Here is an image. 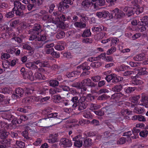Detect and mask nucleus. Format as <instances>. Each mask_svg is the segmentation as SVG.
I'll return each mask as SVG.
<instances>
[{"label":"nucleus","mask_w":148,"mask_h":148,"mask_svg":"<svg viewBox=\"0 0 148 148\" xmlns=\"http://www.w3.org/2000/svg\"><path fill=\"white\" fill-rule=\"evenodd\" d=\"M45 27V32L42 35L46 36L47 38L49 36L53 35L56 29V25L54 26L52 25H48L47 23H45L44 25Z\"/></svg>","instance_id":"1"},{"label":"nucleus","mask_w":148,"mask_h":148,"mask_svg":"<svg viewBox=\"0 0 148 148\" xmlns=\"http://www.w3.org/2000/svg\"><path fill=\"white\" fill-rule=\"evenodd\" d=\"M111 16H109V18H120L124 16L125 15V14L121 11H119V9L116 8L114 10H112L111 12Z\"/></svg>","instance_id":"2"},{"label":"nucleus","mask_w":148,"mask_h":148,"mask_svg":"<svg viewBox=\"0 0 148 148\" xmlns=\"http://www.w3.org/2000/svg\"><path fill=\"white\" fill-rule=\"evenodd\" d=\"M47 115L48 118H45L42 119L40 120V121L51 118H52L51 119V120H53L54 121L55 123L54 124L55 125L59 124L61 122L60 119L59 118L60 116L58 115V113H57L56 112L51 113L50 114H47Z\"/></svg>","instance_id":"3"},{"label":"nucleus","mask_w":148,"mask_h":148,"mask_svg":"<svg viewBox=\"0 0 148 148\" xmlns=\"http://www.w3.org/2000/svg\"><path fill=\"white\" fill-rule=\"evenodd\" d=\"M47 37L46 36L44 35H41L38 36L37 40L38 41L36 42L35 45V47L36 49H38L42 47L45 42H43L45 40Z\"/></svg>","instance_id":"4"},{"label":"nucleus","mask_w":148,"mask_h":148,"mask_svg":"<svg viewBox=\"0 0 148 148\" xmlns=\"http://www.w3.org/2000/svg\"><path fill=\"white\" fill-rule=\"evenodd\" d=\"M24 93V90L22 88H17L12 94V97L13 99H16L22 97Z\"/></svg>","instance_id":"5"},{"label":"nucleus","mask_w":148,"mask_h":148,"mask_svg":"<svg viewBox=\"0 0 148 148\" xmlns=\"http://www.w3.org/2000/svg\"><path fill=\"white\" fill-rule=\"evenodd\" d=\"M82 138L80 135H77L73 138V140L74 141V146L77 147H81L83 144V141L81 140Z\"/></svg>","instance_id":"6"},{"label":"nucleus","mask_w":148,"mask_h":148,"mask_svg":"<svg viewBox=\"0 0 148 148\" xmlns=\"http://www.w3.org/2000/svg\"><path fill=\"white\" fill-rule=\"evenodd\" d=\"M41 26L40 24H35L33 29L29 30V33L30 34L38 35L41 31Z\"/></svg>","instance_id":"7"},{"label":"nucleus","mask_w":148,"mask_h":148,"mask_svg":"<svg viewBox=\"0 0 148 148\" xmlns=\"http://www.w3.org/2000/svg\"><path fill=\"white\" fill-rule=\"evenodd\" d=\"M81 84L83 86H86L91 87H95L97 85L96 84L89 78L83 80L81 82Z\"/></svg>","instance_id":"8"},{"label":"nucleus","mask_w":148,"mask_h":148,"mask_svg":"<svg viewBox=\"0 0 148 148\" xmlns=\"http://www.w3.org/2000/svg\"><path fill=\"white\" fill-rule=\"evenodd\" d=\"M54 45L53 43H51L49 44H46L44 46V51L46 54H51L54 50L52 47Z\"/></svg>","instance_id":"9"},{"label":"nucleus","mask_w":148,"mask_h":148,"mask_svg":"<svg viewBox=\"0 0 148 148\" xmlns=\"http://www.w3.org/2000/svg\"><path fill=\"white\" fill-rule=\"evenodd\" d=\"M36 99V97L33 96L27 97L23 99L22 102L27 104H28L35 101Z\"/></svg>","instance_id":"10"},{"label":"nucleus","mask_w":148,"mask_h":148,"mask_svg":"<svg viewBox=\"0 0 148 148\" xmlns=\"http://www.w3.org/2000/svg\"><path fill=\"white\" fill-rule=\"evenodd\" d=\"M61 145H62L64 147H69L72 145L71 141L66 138H63L61 139Z\"/></svg>","instance_id":"11"},{"label":"nucleus","mask_w":148,"mask_h":148,"mask_svg":"<svg viewBox=\"0 0 148 148\" xmlns=\"http://www.w3.org/2000/svg\"><path fill=\"white\" fill-rule=\"evenodd\" d=\"M91 5L93 6V3L90 0H84L82 3V8L86 9H88Z\"/></svg>","instance_id":"12"},{"label":"nucleus","mask_w":148,"mask_h":148,"mask_svg":"<svg viewBox=\"0 0 148 148\" xmlns=\"http://www.w3.org/2000/svg\"><path fill=\"white\" fill-rule=\"evenodd\" d=\"M14 9L20 10L22 11L24 10L25 8V5L22 4L21 2L18 1H15L14 2Z\"/></svg>","instance_id":"13"},{"label":"nucleus","mask_w":148,"mask_h":148,"mask_svg":"<svg viewBox=\"0 0 148 148\" xmlns=\"http://www.w3.org/2000/svg\"><path fill=\"white\" fill-rule=\"evenodd\" d=\"M137 77V75L131 77V78L133 79L132 81V83L135 85L142 84L143 83V82L142 80L136 79Z\"/></svg>","instance_id":"14"},{"label":"nucleus","mask_w":148,"mask_h":148,"mask_svg":"<svg viewBox=\"0 0 148 148\" xmlns=\"http://www.w3.org/2000/svg\"><path fill=\"white\" fill-rule=\"evenodd\" d=\"M102 110L104 111V113L106 115H109L110 114H111L113 112L114 108L110 106H108L102 108Z\"/></svg>","instance_id":"15"},{"label":"nucleus","mask_w":148,"mask_h":148,"mask_svg":"<svg viewBox=\"0 0 148 148\" xmlns=\"http://www.w3.org/2000/svg\"><path fill=\"white\" fill-rule=\"evenodd\" d=\"M112 97H115L116 99L119 100L121 99L123 100L127 97V96L121 92L116 93L114 94Z\"/></svg>","instance_id":"16"},{"label":"nucleus","mask_w":148,"mask_h":148,"mask_svg":"<svg viewBox=\"0 0 148 148\" xmlns=\"http://www.w3.org/2000/svg\"><path fill=\"white\" fill-rule=\"evenodd\" d=\"M141 103L140 105L145 106L146 108L148 107V97L145 95H142L141 97Z\"/></svg>","instance_id":"17"},{"label":"nucleus","mask_w":148,"mask_h":148,"mask_svg":"<svg viewBox=\"0 0 148 148\" xmlns=\"http://www.w3.org/2000/svg\"><path fill=\"white\" fill-rule=\"evenodd\" d=\"M105 0H97L96 3H93V7L95 9H96L99 6H102L105 5Z\"/></svg>","instance_id":"18"},{"label":"nucleus","mask_w":148,"mask_h":148,"mask_svg":"<svg viewBox=\"0 0 148 148\" xmlns=\"http://www.w3.org/2000/svg\"><path fill=\"white\" fill-rule=\"evenodd\" d=\"M132 119L133 120H138L140 121L144 122L146 121V119L142 115H134L132 117Z\"/></svg>","instance_id":"19"},{"label":"nucleus","mask_w":148,"mask_h":148,"mask_svg":"<svg viewBox=\"0 0 148 148\" xmlns=\"http://www.w3.org/2000/svg\"><path fill=\"white\" fill-rule=\"evenodd\" d=\"M79 97L76 96L73 97L71 99V101L74 103L72 105L73 108H75L79 105Z\"/></svg>","instance_id":"20"},{"label":"nucleus","mask_w":148,"mask_h":148,"mask_svg":"<svg viewBox=\"0 0 148 148\" xmlns=\"http://www.w3.org/2000/svg\"><path fill=\"white\" fill-rule=\"evenodd\" d=\"M78 69H80L83 71L88 70L90 69V67L88 66L87 62H84L77 67Z\"/></svg>","instance_id":"21"},{"label":"nucleus","mask_w":148,"mask_h":148,"mask_svg":"<svg viewBox=\"0 0 148 148\" xmlns=\"http://www.w3.org/2000/svg\"><path fill=\"white\" fill-rule=\"evenodd\" d=\"M58 136L57 134H53L50 135V137L52 138L48 139L49 142L51 143H53L58 142V139L56 137Z\"/></svg>","instance_id":"22"},{"label":"nucleus","mask_w":148,"mask_h":148,"mask_svg":"<svg viewBox=\"0 0 148 148\" xmlns=\"http://www.w3.org/2000/svg\"><path fill=\"white\" fill-rule=\"evenodd\" d=\"M69 7L68 4H64L62 1L60 3L58 9L60 12L63 11L64 9H66Z\"/></svg>","instance_id":"23"},{"label":"nucleus","mask_w":148,"mask_h":148,"mask_svg":"<svg viewBox=\"0 0 148 148\" xmlns=\"http://www.w3.org/2000/svg\"><path fill=\"white\" fill-rule=\"evenodd\" d=\"M26 66L27 68L32 70H34L38 68V66L35 65L33 62L26 63Z\"/></svg>","instance_id":"24"},{"label":"nucleus","mask_w":148,"mask_h":148,"mask_svg":"<svg viewBox=\"0 0 148 148\" xmlns=\"http://www.w3.org/2000/svg\"><path fill=\"white\" fill-rule=\"evenodd\" d=\"M3 116L5 119L8 120H11L14 118V115L10 112H7L3 114Z\"/></svg>","instance_id":"25"},{"label":"nucleus","mask_w":148,"mask_h":148,"mask_svg":"<svg viewBox=\"0 0 148 148\" xmlns=\"http://www.w3.org/2000/svg\"><path fill=\"white\" fill-rule=\"evenodd\" d=\"M145 55V54L143 53L139 54L134 56L133 59L136 61H142L144 59Z\"/></svg>","instance_id":"26"},{"label":"nucleus","mask_w":148,"mask_h":148,"mask_svg":"<svg viewBox=\"0 0 148 148\" xmlns=\"http://www.w3.org/2000/svg\"><path fill=\"white\" fill-rule=\"evenodd\" d=\"M48 84L49 85L53 87L57 86L59 84V82L56 79H52L48 81Z\"/></svg>","instance_id":"27"},{"label":"nucleus","mask_w":148,"mask_h":148,"mask_svg":"<svg viewBox=\"0 0 148 148\" xmlns=\"http://www.w3.org/2000/svg\"><path fill=\"white\" fill-rule=\"evenodd\" d=\"M140 97V96L139 95L136 96H132L130 97V99L132 102L134 103L135 105H137L139 103L138 100L139 99Z\"/></svg>","instance_id":"28"},{"label":"nucleus","mask_w":148,"mask_h":148,"mask_svg":"<svg viewBox=\"0 0 148 148\" xmlns=\"http://www.w3.org/2000/svg\"><path fill=\"white\" fill-rule=\"evenodd\" d=\"M74 25L77 27L81 28H85L86 26V23L82 22V21L75 22L74 23Z\"/></svg>","instance_id":"29"},{"label":"nucleus","mask_w":148,"mask_h":148,"mask_svg":"<svg viewBox=\"0 0 148 148\" xmlns=\"http://www.w3.org/2000/svg\"><path fill=\"white\" fill-rule=\"evenodd\" d=\"M83 115L85 118L88 119H92V118L90 111L88 110L84 111L83 112Z\"/></svg>","instance_id":"30"},{"label":"nucleus","mask_w":148,"mask_h":148,"mask_svg":"<svg viewBox=\"0 0 148 148\" xmlns=\"http://www.w3.org/2000/svg\"><path fill=\"white\" fill-rule=\"evenodd\" d=\"M121 77L119 76L117 77V75L114 73H113L112 79L111 82L113 83L116 84V83L121 81Z\"/></svg>","instance_id":"31"},{"label":"nucleus","mask_w":148,"mask_h":148,"mask_svg":"<svg viewBox=\"0 0 148 148\" xmlns=\"http://www.w3.org/2000/svg\"><path fill=\"white\" fill-rule=\"evenodd\" d=\"M34 75L35 78L39 80H45L46 79V77L44 75L38 72L36 73Z\"/></svg>","instance_id":"32"},{"label":"nucleus","mask_w":148,"mask_h":148,"mask_svg":"<svg viewBox=\"0 0 148 148\" xmlns=\"http://www.w3.org/2000/svg\"><path fill=\"white\" fill-rule=\"evenodd\" d=\"M10 139L8 140H3L0 141V143L4 145V147H10L11 144Z\"/></svg>","instance_id":"33"},{"label":"nucleus","mask_w":148,"mask_h":148,"mask_svg":"<svg viewBox=\"0 0 148 148\" xmlns=\"http://www.w3.org/2000/svg\"><path fill=\"white\" fill-rule=\"evenodd\" d=\"M91 35V33L90 29H85L84 30L82 36L83 37H86L90 36Z\"/></svg>","instance_id":"34"},{"label":"nucleus","mask_w":148,"mask_h":148,"mask_svg":"<svg viewBox=\"0 0 148 148\" xmlns=\"http://www.w3.org/2000/svg\"><path fill=\"white\" fill-rule=\"evenodd\" d=\"M28 119V117L25 115H22L20 116L18 120L17 121V124H21L22 121H25L27 120Z\"/></svg>","instance_id":"35"},{"label":"nucleus","mask_w":148,"mask_h":148,"mask_svg":"<svg viewBox=\"0 0 148 148\" xmlns=\"http://www.w3.org/2000/svg\"><path fill=\"white\" fill-rule=\"evenodd\" d=\"M78 110H81L86 109L87 106L88 104L86 102L82 103H79Z\"/></svg>","instance_id":"36"},{"label":"nucleus","mask_w":148,"mask_h":148,"mask_svg":"<svg viewBox=\"0 0 148 148\" xmlns=\"http://www.w3.org/2000/svg\"><path fill=\"white\" fill-rule=\"evenodd\" d=\"M62 92L61 89L57 88L51 89L49 90V92L51 94L53 95Z\"/></svg>","instance_id":"37"},{"label":"nucleus","mask_w":148,"mask_h":148,"mask_svg":"<svg viewBox=\"0 0 148 148\" xmlns=\"http://www.w3.org/2000/svg\"><path fill=\"white\" fill-rule=\"evenodd\" d=\"M92 144L91 140L90 139H86L84 140L83 144V146L88 147L90 146Z\"/></svg>","instance_id":"38"},{"label":"nucleus","mask_w":148,"mask_h":148,"mask_svg":"<svg viewBox=\"0 0 148 148\" xmlns=\"http://www.w3.org/2000/svg\"><path fill=\"white\" fill-rule=\"evenodd\" d=\"M16 9L13 8L12 11L7 12L5 14V17L9 18L13 17L14 16V11Z\"/></svg>","instance_id":"39"},{"label":"nucleus","mask_w":148,"mask_h":148,"mask_svg":"<svg viewBox=\"0 0 148 148\" xmlns=\"http://www.w3.org/2000/svg\"><path fill=\"white\" fill-rule=\"evenodd\" d=\"M105 33L101 32L97 34L95 36V38L97 40H99L102 39L105 36Z\"/></svg>","instance_id":"40"},{"label":"nucleus","mask_w":148,"mask_h":148,"mask_svg":"<svg viewBox=\"0 0 148 148\" xmlns=\"http://www.w3.org/2000/svg\"><path fill=\"white\" fill-rule=\"evenodd\" d=\"M9 133L6 132H2L1 130L0 134V138L1 139L5 140L7 136L9 135Z\"/></svg>","instance_id":"41"},{"label":"nucleus","mask_w":148,"mask_h":148,"mask_svg":"<svg viewBox=\"0 0 148 148\" xmlns=\"http://www.w3.org/2000/svg\"><path fill=\"white\" fill-rule=\"evenodd\" d=\"M122 86L121 85H117L112 88V90L114 92H119L122 89Z\"/></svg>","instance_id":"42"},{"label":"nucleus","mask_w":148,"mask_h":148,"mask_svg":"<svg viewBox=\"0 0 148 148\" xmlns=\"http://www.w3.org/2000/svg\"><path fill=\"white\" fill-rule=\"evenodd\" d=\"M134 111L137 114H140L143 113L144 110L142 108L137 107L134 108Z\"/></svg>","instance_id":"43"},{"label":"nucleus","mask_w":148,"mask_h":148,"mask_svg":"<svg viewBox=\"0 0 148 148\" xmlns=\"http://www.w3.org/2000/svg\"><path fill=\"white\" fill-rule=\"evenodd\" d=\"M136 89V87H129L126 89L125 92L127 94L131 93L133 92Z\"/></svg>","instance_id":"44"},{"label":"nucleus","mask_w":148,"mask_h":148,"mask_svg":"<svg viewBox=\"0 0 148 148\" xmlns=\"http://www.w3.org/2000/svg\"><path fill=\"white\" fill-rule=\"evenodd\" d=\"M140 21H142V22L145 25H147V27L148 25V16H145L143 17L142 18L140 19Z\"/></svg>","instance_id":"45"},{"label":"nucleus","mask_w":148,"mask_h":148,"mask_svg":"<svg viewBox=\"0 0 148 148\" xmlns=\"http://www.w3.org/2000/svg\"><path fill=\"white\" fill-rule=\"evenodd\" d=\"M65 33L63 31H61L58 32L56 35V37L58 39L63 38L65 37Z\"/></svg>","instance_id":"46"},{"label":"nucleus","mask_w":148,"mask_h":148,"mask_svg":"<svg viewBox=\"0 0 148 148\" xmlns=\"http://www.w3.org/2000/svg\"><path fill=\"white\" fill-rule=\"evenodd\" d=\"M146 68H145L138 67L137 68V70L138 71V74L139 75H144L145 74H147L146 73H145Z\"/></svg>","instance_id":"47"},{"label":"nucleus","mask_w":148,"mask_h":148,"mask_svg":"<svg viewBox=\"0 0 148 148\" xmlns=\"http://www.w3.org/2000/svg\"><path fill=\"white\" fill-rule=\"evenodd\" d=\"M101 77L99 75L92 76L91 77L92 80L94 82H98L101 79Z\"/></svg>","instance_id":"48"},{"label":"nucleus","mask_w":148,"mask_h":148,"mask_svg":"<svg viewBox=\"0 0 148 148\" xmlns=\"http://www.w3.org/2000/svg\"><path fill=\"white\" fill-rule=\"evenodd\" d=\"M132 111L129 110L128 109H123L121 111V113L123 115L125 114L130 115Z\"/></svg>","instance_id":"49"},{"label":"nucleus","mask_w":148,"mask_h":148,"mask_svg":"<svg viewBox=\"0 0 148 148\" xmlns=\"http://www.w3.org/2000/svg\"><path fill=\"white\" fill-rule=\"evenodd\" d=\"M100 108V106L95 104L91 103L90 106V109L91 110H97Z\"/></svg>","instance_id":"50"},{"label":"nucleus","mask_w":148,"mask_h":148,"mask_svg":"<svg viewBox=\"0 0 148 148\" xmlns=\"http://www.w3.org/2000/svg\"><path fill=\"white\" fill-rule=\"evenodd\" d=\"M16 144L21 148H24L25 147V143L22 141L16 140Z\"/></svg>","instance_id":"51"},{"label":"nucleus","mask_w":148,"mask_h":148,"mask_svg":"<svg viewBox=\"0 0 148 148\" xmlns=\"http://www.w3.org/2000/svg\"><path fill=\"white\" fill-rule=\"evenodd\" d=\"M77 72L75 71L68 73L67 74V76L69 77H76L77 75Z\"/></svg>","instance_id":"52"},{"label":"nucleus","mask_w":148,"mask_h":148,"mask_svg":"<svg viewBox=\"0 0 148 148\" xmlns=\"http://www.w3.org/2000/svg\"><path fill=\"white\" fill-rule=\"evenodd\" d=\"M101 65V63L99 62H95L91 64V66L97 68L99 67Z\"/></svg>","instance_id":"53"},{"label":"nucleus","mask_w":148,"mask_h":148,"mask_svg":"<svg viewBox=\"0 0 148 148\" xmlns=\"http://www.w3.org/2000/svg\"><path fill=\"white\" fill-rule=\"evenodd\" d=\"M108 97H109L107 96L106 95L104 94L101 95L99 96L97 98V100H104L108 99Z\"/></svg>","instance_id":"54"},{"label":"nucleus","mask_w":148,"mask_h":148,"mask_svg":"<svg viewBox=\"0 0 148 148\" xmlns=\"http://www.w3.org/2000/svg\"><path fill=\"white\" fill-rule=\"evenodd\" d=\"M48 90L47 86H45L41 88L38 91V93L40 94H44L46 93V91Z\"/></svg>","instance_id":"55"},{"label":"nucleus","mask_w":148,"mask_h":148,"mask_svg":"<svg viewBox=\"0 0 148 148\" xmlns=\"http://www.w3.org/2000/svg\"><path fill=\"white\" fill-rule=\"evenodd\" d=\"M28 79H29L31 81H33L34 79V77L33 75V73L31 71H28Z\"/></svg>","instance_id":"56"},{"label":"nucleus","mask_w":148,"mask_h":148,"mask_svg":"<svg viewBox=\"0 0 148 148\" xmlns=\"http://www.w3.org/2000/svg\"><path fill=\"white\" fill-rule=\"evenodd\" d=\"M126 139L125 138H121L117 141V144H118L122 145L126 143Z\"/></svg>","instance_id":"57"},{"label":"nucleus","mask_w":148,"mask_h":148,"mask_svg":"<svg viewBox=\"0 0 148 148\" xmlns=\"http://www.w3.org/2000/svg\"><path fill=\"white\" fill-rule=\"evenodd\" d=\"M91 29L93 32H96L101 31L102 30L101 27L99 26L97 27H93Z\"/></svg>","instance_id":"58"},{"label":"nucleus","mask_w":148,"mask_h":148,"mask_svg":"<svg viewBox=\"0 0 148 148\" xmlns=\"http://www.w3.org/2000/svg\"><path fill=\"white\" fill-rule=\"evenodd\" d=\"M130 75H132L134 76L135 75L134 72L132 71H129L125 72L123 73V75L125 76H128Z\"/></svg>","instance_id":"59"},{"label":"nucleus","mask_w":148,"mask_h":148,"mask_svg":"<svg viewBox=\"0 0 148 148\" xmlns=\"http://www.w3.org/2000/svg\"><path fill=\"white\" fill-rule=\"evenodd\" d=\"M35 65L38 66L39 67H42V60H38L33 62Z\"/></svg>","instance_id":"60"},{"label":"nucleus","mask_w":148,"mask_h":148,"mask_svg":"<svg viewBox=\"0 0 148 148\" xmlns=\"http://www.w3.org/2000/svg\"><path fill=\"white\" fill-rule=\"evenodd\" d=\"M148 132L146 130L141 131L140 133V136L143 137H145L147 136Z\"/></svg>","instance_id":"61"},{"label":"nucleus","mask_w":148,"mask_h":148,"mask_svg":"<svg viewBox=\"0 0 148 148\" xmlns=\"http://www.w3.org/2000/svg\"><path fill=\"white\" fill-rule=\"evenodd\" d=\"M51 55L53 58H58L60 56V53L58 52L54 51V50L51 53Z\"/></svg>","instance_id":"62"},{"label":"nucleus","mask_w":148,"mask_h":148,"mask_svg":"<svg viewBox=\"0 0 148 148\" xmlns=\"http://www.w3.org/2000/svg\"><path fill=\"white\" fill-rule=\"evenodd\" d=\"M116 50V48L114 47H112L110 49H109L107 52V54L109 55L115 52Z\"/></svg>","instance_id":"63"},{"label":"nucleus","mask_w":148,"mask_h":148,"mask_svg":"<svg viewBox=\"0 0 148 148\" xmlns=\"http://www.w3.org/2000/svg\"><path fill=\"white\" fill-rule=\"evenodd\" d=\"M113 73L107 75L105 77V79L108 82H111L112 80Z\"/></svg>","instance_id":"64"}]
</instances>
